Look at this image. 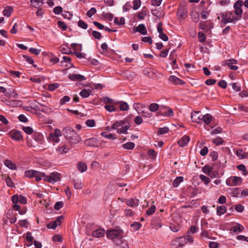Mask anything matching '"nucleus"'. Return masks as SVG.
I'll list each match as a JSON object with an SVG mask.
<instances>
[{
    "mask_svg": "<svg viewBox=\"0 0 248 248\" xmlns=\"http://www.w3.org/2000/svg\"><path fill=\"white\" fill-rule=\"evenodd\" d=\"M227 211V208L224 206H219L217 208V214L218 216H220L225 214Z\"/></svg>",
    "mask_w": 248,
    "mask_h": 248,
    "instance_id": "obj_29",
    "label": "nucleus"
},
{
    "mask_svg": "<svg viewBox=\"0 0 248 248\" xmlns=\"http://www.w3.org/2000/svg\"><path fill=\"white\" fill-rule=\"evenodd\" d=\"M13 8L11 6H6L3 11V14L4 16L9 17L13 12Z\"/></svg>",
    "mask_w": 248,
    "mask_h": 248,
    "instance_id": "obj_31",
    "label": "nucleus"
},
{
    "mask_svg": "<svg viewBox=\"0 0 248 248\" xmlns=\"http://www.w3.org/2000/svg\"><path fill=\"white\" fill-rule=\"evenodd\" d=\"M184 245L180 240H178V238L175 239L172 242V245L176 246L175 248H184Z\"/></svg>",
    "mask_w": 248,
    "mask_h": 248,
    "instance_id": "obj_34",
    "label": "nucleus"
},
{
    "mask_svg": "<svg viewBox=\"0 0 248 248\" xmlns=\"http://www.w3.org/2000/svg\"><path fill=\"white\" fill-rule=\"evenodd\" d=\"M183 177L182 176L177 177L172 183V186L174 187H177L183 181Z\"/></svg>",
    "mask_w": 248,
    "mask_h": 248,
    "instance_id": "obj_33",
    "label": "nucleus"
},
{
    "mask_svg": "<svg viewBox=\"0 0 248 248\" xmlns=\"http://www.w3.org/2000/svg\"><path fill=\"white\" fill-rule=\"evenodd\" d=\"M190 140V138L188 136H183L179 140L178 143L181 147H184L187 145Z\"/></svg>",
    "mask_w": 248,
    "mask_h": 248,
    "instance_id": "obj_16",
    "label": "nucleus"
},
{
    "mask_svg": "<svg viewBox=\"0 0 248 248\" xmlns=\"http://www.w3.org/2000/svg\"><path fill=\"white\" fill-rule=\"evenodd\" d=\"M213 142L217 146L222 144L224 142L223 140L220 137H217L213 140Z\"/></svg>",
    "mask_w": 248,
    "mask_h": 248,
    "instance_id": "obj_44",
    "label": "nucleus"
},
{
    "mask_svg": "<svg viewBox=\"0 0 248 248\" xmlns=\"http://www.w3.org/2000/svg\"><path fill=\"white\" fill-rule=\"evenodd\" d=\"M170 228L172 231L177 232L180 230V226L178 224H171Z\"/></svg>",
    "mask_w": 248,
    "mask_h": 248,
    "instance_id": "obj_42",
    "label": "nucleus"
},
{
    "mask_svg": "<svg viewBox=\"0 0 248 248\" xmlns=\"http://www.w3.org/2000/svg\"><path fill=\"white\" fill-rule=\"evenodd\" d=\"M57 226L56 221H52L48 223L46 227L48 229H55Z\"/></svg>",
    "mask_w": 248,
    "mask_h": 248,
    "instance_id": "obj_58",
    "label": "nucleus"
},
{
    "mask_svg": "<svg viewBox=\"0 0 248 248\" xmlns=\"http://www.w3.org/2000/svg\"><path fill=\"white\" fill-rule=\"evenodd\" d=\"M213 168L212 167L206 165L202 168V171L204 173L208 174L212 171Z\"/></svg>",
    "mask_w": 248,
    "mask_h": 248,
    "instance_id": "obj_54",
    "label": "nucleus"
},
{
    "mask_svg": "<svg viewBox=\"0 0 248 248\" xmlns=\"http://www.w3.org/2000/svg\"><path fill=\"white\" fill-rule=\"evenodd\" d=\"M101 135L108 139L115 140L116 139L115 135L112 134H108L106 132H103L101 133Z\"/></svg>",
    "mask_w": 248,
    "mask_h": 248,
    "instance_id": "obj_41",
    "label": "nucleus"
},
{
    "mask_svg": "<svg viewBox=\"0 0 248 248\" xmlns=\"http://www.w3.org/2000/svg\"><path fill=\"white\" fill-rule=\"evenodd\" d=\"M237 169L239 170L243 171V174L244 175H247V171L246 170V167L244 165L241 164L237 166Z\"/></svg>",
    "mask_w": 248,
    "mask_h": 248,
    "instance_id": "obj_53",
    "label": "nucleus"
},
{
    "mask_svg": "<svg viewBox=\"0 0 248 248\" xmlns=\"http://www.w3.org/2000/svg\"><path fill=\"white\" fill-rule=\"evenodd\" d=\"M13 203H17L18 202L22 204H25L27 202V200L24 196L21 195L19 196L14 195L11 198Z\"/></svg>",
    "mask_w": 248,
    "mask_h": 248,
    "instance_id": "obj_12",
    "label": "nucleus"
},
{
    "mask_svg": "<svg viewBox=\"0 0 248 248\" xmlns=\"http://www.w3.org/2000/svg\"><path fill=\"white\" fill-rule=\"evenodd\" d=\"M202 122H203L206 124H209L213 120V117L209 113L203 115L202 117Z\"/></svg>",
    "mask_w": 248,
    "mask_h": 248,
    "instance_id": "obj_18",
    "label": "nucleus"
},
{
    "mask_svg": "<svg viewBox=\"0 0 248 248\" xmlns=\"http://www.w3.org/2000/svg\"><path fill=\"white\" fill-rule=\"evenodd\" d=\"M96 12V10L95 8L93 7L91 8L87 12V16L89 17H91L94 14H95Z\"/></svg>",
    "mask_w": 248,
    "mask_h": 248,
    "instance_id": "obj_56",
    "label": "nucleus"
},
{
    "mask_svg": "<svg viewBox=\"0 0 248 248\" xmlns=\"http://www.w3.org/2000/svg\"><path fill=\"white\" fill-rule=\"evenodd\" d=\"M117 245L120 246L121 248H128V242L123 240L122 238H121L118 242L116 243Z\"/></svg>",
    "mask_w": 248,
    "mask_h": 248,
    "instance_id": "obj_32",
    "label": "nucleus"
},
{
    "mask_svg": "<svg viewBox=\"0 0 248 248\" xmlns=\"http://www.w3.org/2000/svg\"><path fill=\"white\" fill-rule=\"evenodd\" d=\"M200 112V111H194L193 112L191 113V118L193 122L196 123L198 124L202 123V115H199Z\"/></svg>",
    "mask_w": 248,
    "mask_h": 248,
    "instance_id": "obj_13",
    "label": "nucleus"
},
{
    "mask_svg": "<svg viewBox=\"0 0 248 248\" xmlns=\"http://www.w3.org/2000/svg\"><path fill=\"white\" fill-rule=\"evenodd\" d=\"M135 31L140 33L142 35H146L147 31L144 24H140L135 29Z\"/></svg>",
    "mask_w": 248,
    "mask_h": 248,
    "instance_id": "obj_21",
    "label": "nucleus"
},
{
    "mask_svg": "<svg viewBox=\"0 0 248 248\" xmlns=\"http://www.w3.org/2000/svg\"><path fill=\"white\" fill-rule=\"evenodd\" d=\"M234 14L236 15L235 16L236 18H238L239 20L242 17V16L243 14V10L242 8L234 9Z\"/></svg>",
    "mask_w": 248,
    "mask_h": 248,
    "instance_id": "obj_39",
    "label": "nucleus"
},
{
    "mask_svg": "<svg viewBox=\"0 0 248 248\" xmlns=\"http://www.w3.org/2000/svg\"><path fill=\"white\" fill-rule=\"evenodd\" d=\"M155 206L153 205L146 211V213L147 215L150 216L155 212Z\"/></svg>",
    "mask_w": 248,
    "mask_h": 248,
    "instance_id": "obj_50",
    "label": "nucleus"
},
{
    "mask_svg": "<svg viewBox=\"0 0 248 248\" xmlns=\"http://www.w3.org/2000/svg\"><path fill=\"white\" fill-rule=\"evenodd\" d=\"M25 176L29 178H35V181L39 182L45 176V174L40 171L30 170L25 171Z\"/></svg>",
    "mask_w": 248,
    "mask_h": 248,
    "instance_id": "obj_6",
    "label": "nucleus"
},
{
    "mask_svg": "<svg viewBox=\"0 0 248 248\" xmlns=\"http://www.w3.org/2000/svg\"><path fill=\"white\" fill-rule=\"evenodd\" d=\"M126 123L125 120L117 121L115 122L111 125V128L117 129L119 127L124 125Z\"/></svg>",
    "mask_w": 248,
    "mask_h": 248,
    "instance_id": "obj_23",
    "label": "nucleus"
},
{
    "mask_svg": "<svg viewBox=\"0 0 248 248\" xmlns=\"http://www.w3.org/2000/svg\"><path fill=\"white\" fill-rule=\"evenodd\" d=\"M227 65L230 67V68L233 70H236L238 67L237 66H234L233 64H236L237 62L236 60L232 59H229L226 61Z\"/></svg>",
    "mask_w": 248,
    "mask_h": 248,
    "instance_id": "obj_19",
    "label": "nucleus"
},
{
    "mask_svg": "<svg viewBox=\"0 0 248 248\" xmlns=\"http://www.w3.org/2000/svg\"><path fill=\"white\" fill-rule=\"evenodd\" d=\"M11 137L13 140L18 141L21 140L22 139L21 133L18 130L12 132L11 133Z\"/></svg>",
    "mask_w": 248,
    "mask_h": 248,
    "instance_id": "obj_17",
    "label": "nucleus"
},
{
    "mask_svg": "<svg viewBox=\"0 0 248 248\" xmlns=\"http://www.w3.org/2000/svg\"><path fill=\"white\" fill-rule=\"evenodd\" d=\"M57 24L58 26L60 28H62L63 31H65L67 29V27L64 22L58 21L57 22Z\"/></svg>",
    "mask_w": 248,
    "mask_h": 248,
    "instance_id": "obj_60",
    "label": "nucleus"
},
{
    "mask_svg": "<svg viewBox=\"0 0 248 248\" xmlns=\"http://www.w3.org/2000/svg\"><path fill=\"white\" fill-rule=\"evenodd\" d=\"M5 182L6 183V185L10 187H14V183L13 182V181L11 179V178H10L9 177H7L6 179H5Z\"/></svg>",
    "mask_w": 248,
    "mask_h": 248,
    "instance_id": "obj_61",
    "label": "nucleus"
},
{
    "mask_svg": "<svg viewBox=\"0 0 248 248\" xmlns=\"http://www.w3.org/2000/svg\"><path fill=\"white\" fill-rule=\"evenodd\" d=\"M231 85L234 92H239L241 90V87L238 83H233Z\"/></svg>",
    "mask_w": 248,
    "mask_h": 248,
    "instance_id": "obj_62",
    "label": "nucleus"
},
{
    "mask_svg": "<svg viewBox=\"0 0 248 248\" xmlns=\"http://www.w3.org/2000/svg\"><path fill=\"white\" fill-rule=\"evenodd\" d=\"M124 214L127 217H132L134 214V212L130 209H125L124 210Z\"/></svg>",
    "mask_w": 248,
    "mask_h": 248,
    "instance_id": "obj_63",
    "label": "nucleus"
},
{
    "mask_svg": "<svg viewBox=\"0 0 248 248\" xmlns=\"http://www.w3.org/2000/svg\"><path fill=\"white\" fill-rule=\"evenodd\" d=\"M78 168L81 172H83L87 170V167L85 163L79 162L78 164Z\"/></svg>",
    "mask_w": 248,
    "mask_h": 248,
    "instance_id": "obj_37",
    "label": "nucleus"
},
{
    "mask_svg": "<svg viewBox=\"0 0 248 248\" xmlns=\"http://www.w3.org/2000/svg\"><path fill=\"white\" fill-rule=\"evenodd\" d=\"M186 13V3L184 2L181 3L179 5L177 11V15L182 18H185Z\"/></svg>",
    "mask_w": 248,
    "mask_h": 248,
    "instance_id": "obj_11",
    "label": "nucleus"
},
{
    "mask_svg": "<svg viewBox=\"0 0 248 248\" xmlns=\"http://www.w3.org/2000/svg\"><path fill=\"white\" fill-rule=\"evenodd\" d=\"M220 18H221L220 21L221 28L225 27L229 23H234L235 21L238 20V18H236L232 12L229 11L220 13L217 19H219Z\"/></svg>",
    "mask_w": 248,
    "mask_h": 248,
    "instance_id": "obj_2",
    "label": "nucleus"
},
{
    "mask_svg": "<svg viewBox=\"0 0 248 248\" xmlns=\"http://www.w3.org/2000/svg\"><path fill=\"white\" fill-rule=\"evenodd\" d=\"M130 128L129 125H125L122 126L121 128L117 130V133L119 134H126L127 133V130Z\"/></svg>",
    "mask_w": 248,
    "mask_h": 248,
    "instance_id": "obj_35",
    "label": "nucleus"
},
{
    "mask_svg": "<svg viewBox=\"0 0 248 248\" xmlns=\"http://www.w3.org/2000/svg\"><path fill=\"white\" fill-rule=\"evenodd\" d=\"M31 3L32 6L37 7V6L39 5L40 3L41 5L43 4V0H31Z\"/></svg>",
    "mask_w": 248,
    "mask_h": 248,
    "instance_id": "obj_57",
    "label": "nucleus"
},
{
    "mask_svg": "<svg viewBox=\"0 0 248 248\" xmlns=\"http://www.w3.org/2000/svg\"><path fill=\"white\" fill-rule=\"evenodd\" d=\"M63 135L72 144H77L81 140V138L78 134L71 127H64L62 131Z\"/></svg>",
    "mask_w": 248,
    "mask_h": 248,
    "instance_id": "obj_1",
    "label": "nucleus"
},
{
    "mask_svg": "<svg viewBox=\"0 0 248 248\" xmlns=\"http://www.w3.org/2000/svg\"><path fill=\"white\" fill-rule=\"evenodd\" d=\"M178 240H180L181 242H182V243L184 244L185 245L188 242H192L193 241V238L189 235H186L185 237H178Z\"/></svg>",
    "mask_w": 248,
    "mask_h": 248,
    "instance_id": "obj_27",
    "label": "nucleus"
},
{
    "mask_svg": "<svg viewBox=\"0 0 248 248\" xmlns=\"http://www.w3.org/2000/svg\"><path fill=\"white\" fill-rule=\"evenodd\" d=\"M71 47L76 50L81 51L82 50V45L77 43H72Z\"/></svg>",
    "mask_w": 248,
    "mask_h": 248,
    "instance_id": "obj_49",
    "label": "nucleus"
},
{
    "mask_svg": "<svg viewBox=\"0 0 248 248\" xmlns=\"http://www.w3.org/2000/svg\"><path fill=\"white\" fill-rule=\"evenodd\" d=\"M60 174L58 172H53L50 175L46 176L44 180L54 184L60 180Z\"/></svg>",
    "mask_w": 248,
    "mask_h": 248,
    "instance_id": "obj_10",
    "label": "nucleus"
},
{
    "mask_svg": "<svg viewBox=\"0 0 248 248\" xmlns=\"http://www.w3.org/2000/svg\"><path fill=\"white\" fill-rule=\"evenodd\" d=\"M122 235L123 232L119 230H111L107 232V237L111 239L115 243L122 238Z\"/></svg>",
    "mask_w": 248,
    "mask_h": 248,
    "instance_id": "obj_5",
    "label": "nucleus"
},
{
    "mask_svg": "<svg viewBox=\"0 0 248 248\" xmlns=\"http://www.w3.org/2000/svg\"><path fill=\"white\" fill-rule=\"evenodd\" d=\"M141 225L140 223L136 221L131 224V229H133V230L134 231H136L139 230L141 227Z\"/></svg>",
    "mask_w": 248,
    "mask_h": 248,
    "instance_id": "obj_40",
    "label": "nucleus"
},
{
    "mask_svg": "<svg viewBox=\"0 0 248 248\" xmlns=\"http://www.w3.org/2000/svg\"><path fill=\"white\" fill-rule=\"evenodd\" d=\"M4 165L9 169L15 170L16 169V166L15 164L13 163L11 160L6 159L4 162Z\"/></svg>",
    "mask_w": 248,
    "mask_h": 248,
    "instance_id": "obj_24",
    "label": "nucleus"
},
{
    "mask_svg": "<svg viewBox=\"0 0 248 248\" xmlns=\"http://www.w3.org/2000/svg\"><path fill=\"white\" fill-rule=\"evenodd\" d=\"M159 105L156 103H151L148 107L149 110L151 112H155L160 109Z\"/></svg>",
    "mask_w": 248,
    "mask_h": 248,
    "instance_id": "obj_30",
    "label": "nucleus"
},
{
    "mask_svg": "<svg viewBox=\"0 0 248 248\" xmlns=\"http://www.w3.org/2000/svg\"><path fill=\"white\" fill-rule=\"evenodd\" d=\"M169 80L170 81L174 83L175 84H183L184 82L183 80L176 78L174 76H171L170 77Z\"/></svg>",
    "mask_w": 248,
    "mask_h": 248,
    "instance_id": "obj_28",
    "label": "nucleus"
},
{
    "mask_svg": "<svg viewBox=\"0 0 248 248\" xmlns=\"http://www.w3.org/2000/svg\"><path fill=\"white\" fill-rule=\"evenodd\" d=\"M235 154L239 159H244L248 157V155L242 149H239L236 150Z\"/></svg>",
    "mask_w": 248,
    "mask_h": 248,
    "instance_id": "obj_22",
    "label": "nucleus"
},
{
    "mask_svg": "<svg viewBox=\"0 0 248 248\" xmlns=\"http://www.w3.org/2000/svg\"><path fill=\"white\" fill-rule=\"evenodd\" d=\"M59 86V84L57 83H53L49 85L48 90L50 92H53L55 89L58 88Z\"/></svg>",
    "mask_w": 248,
    "mask_h": 248,
    "instance_id": "obj_52",
    "label": "nucleus"
},
{
    "mask_svg": "<svg viewBox=\"0 0 248 248\" xmlns=\"http://www.w3.org/2000/svg\"><path fill=\"white\" fill-rule=\"evenodd\" d=\"M68 78L74 81H82L86 80L85 77L80 74L69 75Z\"/></svg>",
    "mask_w": 248,
    "mask_h": 248,
    "instance_id": "obj_15",
    "label": "nucleus"
},
{
    "mask_svg": "<svg viewBox=\"0 0 248 248\" xmlns=\"http://www.w3.org/2000/svg\"><path fill=\"white\" fill-rule=\"evenodd\" d=\"M87 227L92 231V235L94 237L101 238L105 235V230L102 228H97L93 223H88Z\"/></svg>",
    "mask_w": 248,
    "mask_h": 248,
    "instance_id": "obj_3",
    "label": "nucleus"
},
{
    "mask_svg": "<svg viewBox=\"0 0 248 248\" xmlns=\"http://www.w3.org/2000/svg\"><path fill=\"white\" fill-rule=\"evenodd\" d=\"M78 26L83 29H87L88 28V25L83 20H79L78 22Z\"/></svg>",
    "mask_w": 248,
    "mask_h": 248,
    "instance_id": "obj_55",
    "label": "nucleus"
},
{
    "mask_svg": "<svg viewBox=\"0 0 248 248\" xmlns=\"http://www.w3.org/2000/svg\"><path fill=\"white\" fill-rule=\"evenodd\" d=\"M85 144L89 146H95L97 143V140L94 138H90L86 140L84 142Z\"/></svg>",
    "mask_w": 248,
    "mask_h": 248,
    "instance_id": "obj_25",
    "label": "nucleus"
},
{
    "mask_svg": "<svg viewBox=\"0 0 248 248\" xmlns=\"http://www.w3.org/2000/svg\"><path fill=\"white\" fill-rule=\"evenodd\" d=\"M198 36L199 38L200 42L201 43H203L205 41L206 39L205 35L204 33L200 32L198 33Z\"/></svg>",
    "mask_w": 248,
    "mask_h": 248,
    "instance_id": "obj_64",
    "label": "nucleus"
},
{
    "mask_svg": "<svg viewBox=\"0 0 248 248\" xmlns=\"http://www.w3.org/2000/svg\"><path fill=\"white\" fill-rule=\"evenodd\" d=\"M200 178L201 179V180L204 183V184L206 185H207L210 183V179L207 177V176L203 175L201 174L200 175Z\"/></svg>",
    "mask_w": 248,
    "mask_h": 248,
    "instance_id": "obj_47",
    "label": "nucleus"
},
{
    "mask_svg": "<svg viewBox=\"0 0 248 248\" xmlns=\"http://www.w3.org/2000/svg\"><path fill=\"white\" fill-rule=\"evenodd\" d=\"M69 150V148L65 144L59 146L57 148V151L61 154L67 153Z\"/></svg>",
    "mask_w": 248,
    "mask_h": 248,
    "instance_id": "obj_26",
    "label": "nucleus"
},
{
    "mask_svg": "<svg viewBox=\"0 0 248 248\" xmlns=\"http://www.w3.org/2000/svg\"><path fill=\"white\" fill-rule=\"evenodd\" d=\"M141 5L140 0H134L133 1V9L136 10L138 9Z\"/></svg>",
    "mask_w": 248,
    "mask_h": 248,
    "instance_id": "obj_48",
    "label": "nucleus"
},
{
    "mask_svg": "<svg viewBox=\"0 0 248 248\" xmlns=\"http://www.w3.org/2000/svg\"><path fill=\"white\" fill-rule=\"evenodd\" d=\"M123 147L124 149L126 150L133 149L135 147L134 143L132 142H128L123 145Z\"/></svg>",
    "mask_w": 248,
    "mask_h": 248,
    "instance_id": "obj_38",
    "label": "nucleus"
},
{
    "mask_svg": "<svg viewBox=\"0 0 248 248\" xmlns=\"http://www.w3.org/2000/svg\"><path fill=\"white\" fill-rule=\"evenodd\" d=\"M242 178L238 176H231L227 179L226 184L228 186H234L240 185L242 183Z\"/></svg>",
    "mask_w": 248,
    "mask_h": 248,
    "instance_id": "obj_9",
    "label": "nucleus"
},
{
    "mask_svg": "<svg viewBox=\"0 0 248 248\" xmlns=\"http://www.w3.org/2000/svg\"><path fill=\"white\" fill-rule=\"evenodd\" d=\"M129 109V106L126 102H122L120 105V109L121 111H126Z\"/></svg>",
    "mask_w": 248,
    "mask_h": 248,
    "instance_id": "obj_45",
    "label": "nucleus"
},
{
    "mask_svg": "<svg viewBox=\"0 0 248 248\" xmlns=\"http://www.w3.org/2000/svg\"><path fill=\"white\" fill-rule=\"evenodd\" d=\"M10 95L11 94H5L4 95L0 96V99L1 101L5 103L7 105L12 107L20 106L21 105V102L12 99Z\"/></svg>",
    "mask_w": 248,
    "mask_h": 248,
    "instance_id": "obj_4",
    "label": "nucleus"
},
{
    "mask_svg": "<svg viewBox=\"0 0 248 248\" xmlns=\"http://www.w3.org/2000/svg\"><path fill=\"white\" fill-rule=\"evenodd\" d=\"M244 229V227L241 224L237 223L236 225L232 227L231 231L237 234L241 232Z\"/></svg>",
    "mask_w": 248,
    "mask_h": 248,
    "instance_id": "obj_20",
    "label": "nucleus"
},
{
    "mask_svg": "<svg viewBox=\"0 0 248 248\" xmlns=\"http://www.w3.org/2000/svg\"><path fill=\"white\" fill-rule=\"evenodd\" d=\"M33 140L36 141V143H30L29 140L27 141V144L29 146L32 147H36L37 146H41L44 142L43 135L40 133H34L32 135Z\"/></svg>",
    "mask_w": 248,
    "mask_h": 248,
    "instance_id": "obj_7",
    "label": "nucleus"
},
{
    "mask_svg": "<svg viewBox=\"0 0 248 248\" xmlns=\"http://www.w3.org/2000/svg\"><path fill=\"white\" fill-rule=\"evenodd\" d=\"M244 2L242 0H237L233 4V8L237 9V8H241L243 5Z\"/></svg>",
    "mask_w": 248,
    "mask_h": 248,
    "instance_id": "obj_46",
    "label": "nucleus"
},
{
    "mask_svg": "<svg viewBox=\"0 0 248 248\" xmlns=\"http://www.w3.org/2000/svg\"><path fill=\"white\" fill-rule=\"evenodd\" d=\"M49 140L52 141L53 143H58L60 141V139L58 137L54 136L53 134L50 133L49 136Z\"/></svg>",
    "mask_w": 248,
    "mask_h": 248,
    "instance_id": "obj_43",
    "label": "nucleus"
},
{
    "mask_svg": "<svg viewBox=\"0 0 248 248\" xmlns=\"http://www.w3.org/2000/svg\"><path fill=\"white\" fill-rule=\"evenodd\" d=\"M157 114L166 117H171L174 115L172 109L169 107L161 105Z\"/></svg>",
    "mask_w": 248,
    "mask_h": 248,
    "instance_id": "obj_8",
    "label": "nucleus"
},
{
    "mask_svg": "<svg viewBox=\"0 0 248 248\" xmlns=\"http://www.w3.org/2000/svg\"><path fill=\"white\" fill-rule=\"evenodd\" d=\"M169 129L167 127H164L162 128H159L157 132V134L159 135H162L167 133L169 132Z\"/></svg>",
    "mask_w": 248,
    "mask_h": 248,
    "instance_id": "obj_51",
    "label": "nucleus"
},
{
    "mask_svg": "<svg viewBox=\"0 0 248 248\" xmlns=\"http://www.w3.org/2000/svg\"><path fill=\"white\" fill-rule=\"evenodd\" d=\"M140 203L139 200L136 198H131L126 201V204L130 207H137Z\"/></svg>",
    "mask_w": 248,
    "mask_h": 248,
    "instance_id": "obj_14",
    "label": "nucleus"
},
{
    "mask_svg": "<svg viewBox=\"0 0 248 248\" xmlns=\"http://www.w3.org/2000/svg\"><path fill=\"white\" fill-rule=\"evenodd\" d=\"M94 92L93 84L91 86H86L85 89L82 90L79 93H91Z\"/></svg>",
    "mask_w": 248,
    "mask_h": 248,
    "instance_id": "obj_36",
    "label": "nucleus"
},
{
    "mask_svg": "<svg viewBox=\"0 0 248 248\" xmlns=\"http://www.w3.org/2000/svg\"><path fill=\"white\" fill-rule=\"evenodd\" d=\"M105 108L109 112L115 111L116 110V108L114 106L110 104L106 105L105 106Z\"/></svg>",
    "mask_w": 248,
    "mask_h": 248,
    "instance_id": "obj_59",
    "label": "nucleus"
}]
</instances>
